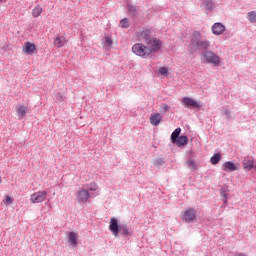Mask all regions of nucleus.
<instances>
[{"mask_svg":"<svg viewBox=\"0 0 256 256\" xmlns=\"http://www.w3.org/2000/svg\"><path fill=\"white\" fill-rule=\"evenodd\" d=\"M210 46L211 42H209V40L201 39V33L194 32L190 44L191 49H194V51H201V49H209Z\"/></svg>","mask_w":256,"mask_h":256,"instance_id":"1","label":"nucleus"},{"mask_svg":"<svg viewBox=\"0 0 256 256\" xmlns=\"http://www.w3.org/2000/svg\"><path fill=\"white\" fill-rule=\"evenodd\" d=\"M132 53L141 57L142 59H148V57L152 54L151 49L149 46L143 43H136L132 46Z\"/></svg>","mask_w":256,"mask_h":256,"instance_id":"2","label":"nucleus"},{"mask_svg":"<svg viewBox=\"0 0 256 256\" xmlns=\"http://www.w3.org/2000/svg\"><path fill=\"white\" fill-rule=\"evenodd\" d=\"M180 217L184 223H195L197 221V211L193 208H188L181 213Z\"/></svg>","mask_w":256,"mask_h":256,"instance_id":"3","label":"nucleus"},{"mask_svg":"<svg viewBox=\"0 0 256 256\" xmlns=\"http://www.w3.org/2000/svg\"><path fill=\"white\" fill-rule=\"evenodd\" d=\"M203 57L205 59L204 63H209L215 67H219L221 65V58H219V56L213 51L204 52Z\"/></svg>","mask_w":256,"mask_h":256,"instance_id":"4","label":"nucleus"},{"mask_svg":"<svg viewBox=\"0 0 256 256\" xmlns=\"http://www.w3.org/2000/svg\"><path fill=\"white\" fill-rule=\"evenodd\" d=\"M151 53H157L163 48V42L159 38H151L147 44Z\"/></svg>","mask_w":256,"mask_h":256,"instance_id":"5","label":"nucleus"},{"mask_svg":"<svg viewBox=\"0 0 256 256\" xmlns=\"http://www.w3.org/2000/svg\"><path fill=\"white\" fill-rule=\"evenodd\" d=\"M136 37L139 41H144L146 44L151 41V29L143 28L136 33Z\"/></svg>","mask_w":256,"mask_h":256,"instance_id":"6","label":"nucleus"},{"mask_svg":"<svg viewBox=\"0 0 256 256\" xmlns=\"http://www.w3.org/2000/svg\"><path fill=\"white\" fill-rule=\"evenodd\" d=\"M182 103L184 107H187L188 109H201V104L190 97H184Z\"/></svg>","mask_w":256,"mask_h":256,"instance_id":"7","label":"nucleus"},{"mask_svg":"<svg viewBox=\"0 0 256 256\" xmlns=\"http://www.w3.org/2000/svg\"><path fill=\"white\" fill-rule=\"evenodd\" d=\"M47 199V191H38L31 195V203H43Z\"/></svg>","mask_w":256,"mask_h":256,"instance_id":"8","label":"nucleus"},{"mask_svg":"<svg viewBox=\"0 0 256 256\" xmlns=\"http://www.w3.org/2000/svg\"><path fill=\"white\" fill-rule=\"evenodd\" d=\"M109 229L111 233L114 235V237H119V233H120L119 222L116 220V218L110 219Z\"/></svg>","mask_w":256,"mask_h":256,"instance_id":"9","label":"nucleus"},{"mask_svg":"<svg viewBox=\"0 0 256 256\" xmlns=\"http://www.w3.org/2000/svg\"><path fill=\"white\" fill-rule=\"evenodd\" d=\"M36 49H37V46H35V44L31 42L24 43L22 47V51L25 55H33Z\"/></svg>","mask_w":256,"mask_h":256,"instance_id":"10","label":"nucleus"},{"mask_svg":"<svg viewBox=\"0 0 256 256\" xmlns=\"http://www.w3.org/2000/svg\"><path fill=\"white\" fill-rule=\"evenodd\" d=\"M76 197L79 201V203H87V201H89V191H87L86 189L80 190L77 192Z\"/></svg>","mask_w":256,"mask_h":256,"instance_id":"11","label":"nucleus"},{"mask_svg":"<svg viewBox=\"0 0 256 256\" xmlns=\"http://www.w3.org/2000/svg\"><path fill=\"white\" fill-rule=\"evenodd\" d=\"M212 33L213 35H223L225 33V25L222 23H214L212 26Z\"/></svg>","mask_w":256,"mask_h":256,"instance_id":"12","label":"nucleus"},{"mask_svg":"<svg viewBox=\"0 0 256 256\" xmlns=\"http://www.w3.org/2000/svg\"><path fill=\"white\" fill-rule=\"evenodd\" d=\"M239 168L237 167V164H235L233 161H227L222 165V171H237Z\"/></svg>","mask_w":256,"mask_h":256,"instance_id":"13","label":"nucleus"},{"mask_svg":"<svg viewBox=\"0 0 256 256\" xmlns=\"http://www.w3.org/2000/svg\"><path fill=\"white\" fill-rule=\"evenodd\" d=\"M254 165H255V160H251L249 159V157L243 159L242 166L245 171H251Z\"/></svg>","mask_w":256,"mask_h":256,"instance_id":"14","label":"nucleus"},{"mask_svg":"<svg viewBox=\"0 0 256 256\" xmlns=\"http://www.w3.org/2000/svg\"><path fill=\"white\" fill-rule=\"evenodd\" d=\"M161 114L159 113H154L150 115V123L151 125H154V127H157V125H159V123H161Z\"/></svg>","mask_w":256,"mask_h":256,"instance_id":"15","label":"nucleus"},{"mask_svg":"<svg viewBox=\"0 0 256 256\" xmlns=\"http://www.w3.org/2000/svg\"><path fill=\"white\" fill-rule=\"evenodd\" d=\"M77 236H78L77 232H69L68 234V242L73 247H77Z\"/></svg>","mask_w":256,"mask_h":256,"instance_id":"16","label":"nucleus"},{"mask_svg":"<svg viewBox=\"0 0 256 256\" xmlns=\"http://www.w3.org/2000/svg\"><path fill=\"white\" fill-rule=\"evenodd\" d=\"M175 143L178 147H185L189 143V138L187 136H179Z\"/></svg>","mask_w":256,"mask_h":256,"instance_id":"17","label":"nucleus"},{"mask_svg":"<svg viewBox=\"0 0 256 256\" xmlns=\"http://www.w3.org/2000/svg\"><path fill=\"white\" fill-rule=\"evenodd\" d=\"M17 115L20 119H23L27 115V106L20 105L17 109Z\"/></svg>","mask_w":256,"mask_h":256,"instance_id":"18","label":"nucleus"},{"mask_svg":"<svg viewBox=\"0 0 256 256\" xmlns=\"http://www.w3.org/2000/svg\"><path fill=\"white\" fill-rule=\"evenodd\" d=\"M179 135H181V128H176L175 131H173L171 134L172 143H175L177 141Z\"/></svg>","mask_w":256,"mask_h":256,"instance_id":"19","label":"nucleus"},{"mask_svg":"<svg viewBox=\"0 0 256 256\" xmlns=\"http://www.w3.org/2000/svg\"><path fill=\"white\" fill-rule=\"evenodd\" d=\"M219 161H221V154H219V153L214 154L210 158V163H212V165H217L219 163Z\"/></svg>","mask_w":256,"mask_h":256,"instance_id":"20","label":"nucleus"},{"mask_svg":"<svg viewBox=\"0 0 256 256\" xmlns=\"http://www.w3.org/2000/svg\"><path fill=\"white\" fill-rule=\"evenodd\" d=\"M247 19L250 23H256V11L248 12Z\"/></svg>","mask_w":256,"mask_h":256,"instance_id":"21","label":"nucleus"},{"mask_svg":"<svg viewBox=\"0 0 256 256\" xmlns=\"http://www.w3.org/2000/svg\"><path fill=\"white\" fill-rule=\"evenodd\" d=\"M41 13H43V8H41V6H36L33 10H32V15L33 17H39L41 15Z\"/></svg>","mask_w":256,"mask_h":256,"instance_id":"22","label":"nucleus"},{"mask_svg":"<svg viewBox=\"0 0 256 256\" xmlns=\"http://www.w3.org/2000/svg\"><path fill=\"white\" fill-rule=\"evenodd\" d=\"M205 7L207 11H213V7H215V4L211 0H205Z\"/></svg>","mask_w":256,"mask_h":256,"instance_id":"23","label":"nucleus"},{"mask_svg":"<svg viewBox=\"0 0 256 256\" xmlns=\"http://www.w3.org/2000/svg\"><path fill=\"white\" fill-rule=\"evenodd\" d=\"M54 45H57L58 47H63L65 45V40L61 39V37H56L54 39Z\"/></svg>","mask_w":256,"mask_h":256,"instance_id":"24","label":"nucleus"},{"mask_svg":"<svg viewBox=\"0 0 256 256\" xmlns=\"http://www.w3.org/2000/svg\"><path fill=\"white\" fill-rule=\"evenodd\" d=\"M186 165H187L188 169L195 171L196 167H195V161H193V159H188L186 161Z\"/></svg>","mask_w":256,"mask_h":256,"instance_id":"25","label":"nucleus"},{"mask_svg":"<svg viewBox=\"0 0 256 256\" xmlns=\"http://www.w3.org/2000/svg\"><path fill=\"white\" fill-rule=\"evenodd\" d=\"M99 189V186H97V183L92 182L88 184V191H97Z\"/></svg>","mask_w":256,"mask_h":256,"instance_id":"26","label":"nucleus"},{"mask_svg":"<svg viewBox=\"0 0 256 256\" xmlns=\"http://www.w3.org/2000/svg\"><path fill=\"white\" fill-rule=\"evenodd\" d=\"M159 73L160 75H164V77H167L169 75V70L167 69V67H161L159 69Z\"/></svg>","mask_w":256,"mask_h":256,"instance_id":"27","label":"nucleus"},{"mask_svg":"<svg viewBox=\"0 0 256 256\" xmlns=\"http://www.w3.org/2000/svg\"><path fill=\"white\" fill-rule=\"evenodd\" d=\"M120 25L121 27H123V29H127V27H129V20L124 18L123 20L120 21Z\"/></svg>","mask_w":256,"mask_h":256,"instance_id":"28","label":"nucleus"},{"mask_svg":"<svg viewBox=\"0 0 256 256\" xmlns=\"http://www.w3.org/2000/svg\"><path fill=\"white\" fill-rule=\"evenodd\" d=\"M128 9L132 13V15H136L137 7L133 6L132 4H128Z\"/></svg>","mask_w":256,"mask_h":256,"instance_id":"29","label":"nucleus"},{"mask_svg":"<svg viewBox=\"0 0 256 256\" xmlns=\"http://www.w3.org/2000/svg\"><path fill=\"white\" fill-rule=\"evenodd\" d=\"M120 233H122V235H128L129 234V228H127V226H122L119 229Z\"/></svg>","mask_w":256,"mask_h":256,"instance_id":"30","label":"nucleus"},{"mask_svg":"<svg viewBox=\"0 0 256 256\" xmlns=\"http://www.w3.org/2000/svg\"><path fill=\"white\" fill-rule=\"evenodd\" d=\"M105 41H106V45L108 47H112L113 46V40H111V38L109 36L105 37Z\"/></svg>","mask_w":256,"mask_h":256,"instance_id":"31","label":"nucleus"},{"mask_svg":"<svg viewBox=\"0 0 256 256\" xmlns=\"http://www.w3.org/2000/svg\"><path fill=\"white\" fill-rule=\"evenodd\" d=\"M5 205H11L13 203V199L11 196H7L6 199L4 200Z\"/></svg>","mask_w":256,"mask_h":256,"instance_id":"32","label":"nucleus"},{"mask_svg":"<svg viewBox=\"0 0 256 256\" xmlns=\"http://www.w3.org/2000/svg\"><path fill=\"white\" fill-rule=\"evenodd\" d=\"M224 115L231 117V111L229 109H224Z\"/></svg>","mask_w":256,"mask_h":256,"instance_id":"33","label":"nucleus"},{"mask_svg":"<svg viewBox=\"0 0 256 256\" xmlns=\"http://www.w3.org/2000/svg\"><path fill=\"white\" fill-rule=\"evenodd\" d=\"M221 197L224 198V203H227V194L224 191L221 192Z\"/></svg>","mask_w":256,"mask_h":256,"instance_id":"34","label":"nucleus"},{"mask_svg":"<svg viewBox=\"0 0 256 256\" xmlns=\"http://www.w3.org/2000/svg\"><path fill=\"white\" fill-rule=\"evenodd\" d=\"M163 109H164V111H169V106L167 104H164Z\"/></svg>","mask_w":256,"mask_h":256,"instance_id":"35","label":"nucleus"},{"mask_svg":"<svg viewBox=\"0 0 256 256\" xmlns=\"http://www.w3.org/2000/svg\"><path fill=\"white\" fill-rule=\"evenodd\" d=\"M5 0H0V3H4Z\"/></svg>","mask_w":256,"mask_h":256,"instance_id":"36","label":"nucleus"},{"mask_svg":"<svg viewBox=\"0 0 256 256\" xmlns=\"http://www.w3.org/2000/svg\"><path fill=\"white\" fill-rule=\"evenodd\" d=\"M253 169H255V171H256V165L254 164V167H253Z\"/></svg>","mask_w":256,"mask_h":256,"instance_id":"37","label":"nucleus"},{"mask_svg":"<svg viewBox=\"0 0 256 256\" xmlns=\"http://www.w3.org/2000/svg\"><path fill=\"white\" fill-rule=\"evenodd\" d=\"M1 182H2V181H1V176H0V184H1Z\"/></svg>","mask_w":256,"mask_h":256,"instance_id":"38","label":"nucleus"}]
</instances>
